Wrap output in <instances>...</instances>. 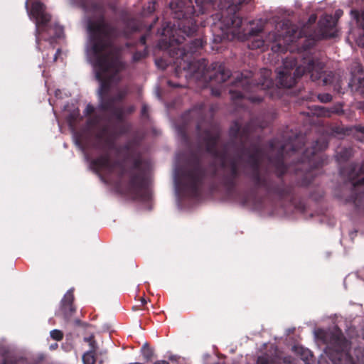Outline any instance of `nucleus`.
<instances>
[{
	"instance_id": "1",
	"label": "nucleus",
	"mask_w": 364,
	"mask_h": 364,
	"mask_svg": "<svg viewBox=\"0 0 364 364\" xmlns=\"http://www.w3.org/2000/svg\"><path fill=\"white\" fill-rule=\"evenodd\" d=\"M223 0H218L219 6L215 5L214 8L204 12V14L218 7L222 10L220 26H214L213 28V39L211 48L213 50L220 52L223 41L228 38L229 33L233 37L242 41H248L250 49L255 50L262 48L265 42L272 43L271 49L274 53H285L288 50L292 52L294 46L298 47V51L302 53L306 51L314 45L313 39L304 38L301 43V32L293 27H287L282 32L272 31L269 33L266 40H263L261 33L263 31L262 24L253 26L254 22L250 23L248 29L242 28V19L237 14L240 6L248 4L252 0H226V10L223 11ZM170 9L173 11V18L176 22H166L163 26L161 36L165 37L162 42L166 43L167 48L179 46L184 43L186 38L192 36L198 30L197 22L195 16L200 14L198 12L197 5H193V0H173L170 3ZM203 14V13L202 14ZM204 41L202 38L191 40L190 43L183 47L174 48L173 56L176 57V72L181 70L189 73L201 77L205 81L221 84L229 79L232 74L224 63L213 62L207 68L205 60H196L193 55L203 49Z\"/></svg>"
},
{
	"instance_id": "2",
	"label": "nucleus",
	"mask_w": 364,
	"mask_h": 364,
	"mask_svg": "<svg viewBox=\"0 0 364 364\" xmlns=\"http://www.w3.org/2000/svg\"><path fill=\"white\" fill-rule=\"evenodd\" d=\"M201 124L197 122L196 130L199 139L203 141L207 153L220 159V171L215 169L213 177H217L220 184L228 193H232L237 184L242 171L243 161L250 168V172L245 176L250 179L256 190L263 189L268 195L275 196L279 199L293 198L294 196V185L286 183L284 180V175L288 171V167L284 163L287 150L291 151V156L297 155V149L291 143L278 145L276 139L269 141L271 150L278 148L277 154L269 158V162L274 168L276 178H272L267 174H262L260 166L263 152L262 148L253 144L250 148L245 146L252 132L257 126L253 119H250L243 127L238 121H235L230 126L229 135L230 141L235 143L239 140L241 144L240 152L234 156L228 155L227 151L218 150V143L220 140L221 132L220 127L215 124H210L204 130L201 129Z\"/></svg>"
},
{
	"instance_id": "3",
	"label": "nucleus",
	"mask_w": 364,
	"mask_h": 364,
	"mask_svg": "<svg viewBox=\"0 0 364 364\" xmlns=\"http://www.w3.org/2000/svg\"><path fill=\"white\" fill-rule=\"evenodd\" d=\"M126 132L124 126H122L119 131L112 129L109 124L102 126L95 135L93 141V147L102 154L92 160L91 166L97 173L105 171L109 174H116L118 187L122 186L123 177L127 173L129 179L124 186L125 193L134 200L147 202L151 199V193L145 173L141 171L142 160L140 158L135 159L132 169L127 171L122 161L111 159L109 151L114 149L115 139Z\"/></svg>"
},
{
	"instance_id": "4",
	"label": "nucleus",
	"mask_w": 364,
	"mask_h": 364,
	"mask_svg": "<svg viewBox=\"0 0 364 364\" xmlns=\"http://www.w3.org/2000/svg\"><path fill=\"white\" fill-rule=\"evenodd\" d=\"M301 65H297V60L293 56H287L284 60L282 66L277 68V82L284 88L292 87L299 78L304 74H309L312 81L318 85H332L333 90L339 94H343L341 87V80L336 77L333 72L325 73V65L318 59H304Z\"/></svg>"
},
{
	"instance_id": "5",
	"label": "nucleus",
	"mask_w": 364,
	"mask_h": 364,
	"mask_svg": "<svg viewBox=\"0 0 364 364\" xmlns=\"http://www.w3.org/2000/svg\"><path fill=\"white\" fill-rule=\"evenodd\" d=\"M270 70H260V80L257 82L255 75L250 70L235 73L230 82L229 93L231 100L237 107H244V101L252 105L262 102L267 95L272 96L274 83L270 77Z\"/></svg>"
},
{
	"instance_id": "6",
	"label": "nucleus",
	"mask_w": 364,
	"mask_h": 364,
	"mask_svg": "<svg viewBox=\"0 0 364 364\" xmlns=\"http://www.w3.org/2000/svg\"><path fill=\"white\" fill-rule=\"evenodd\" d=\"M89 10L98 17L97 19H88L87 22V49L98 51L100 48H113L116 28L106 21L105 3L102 1H92Z\"/></svg>"
},
{
	"instance_id": "7",
	"label": "nucleus",
	"mask_w": 364,
	"mask_h": 364,
	"mask_svg": "<svg viewBox=\"0 0 364 364\" xmlns=\"http://www.w3.org/2000/svg\"><path fill=\"white\" fill-rule=\"evenodd\" d=\"M87 50L95 68V78L100 84L97 93L101 103L109 97L113 77L110 73L119 72V61L113 57V48H100L98 51Z\"/></svg>"
},
{
	"instance_id": "8",
	"label": "nucleus",
	"mask_w": 364,
	"mask_h": 364,
	"mask_svg": "<svg viewBox=\"0 0 364 364\" xmlns=\"http://www.w3.org/2000/svg\"><path fill=\"white\" fill-rule=\"evenodd\" d=\"M327 147L328 141L319 139L312 147L306 149L294 167L295 186L307 187L312 183L316 176V170L324 164V159L320 152Z\"/></svg>"
},
{
	"instance_id": "9",
	"label": "nucleus",
	"mask_w": 364,
	"mask_h": 364,
	"mask_svg": "<svg viewBox=\"0 0 364 364\" xmlns=\"http://www.w3.org/2000/svg\"><path fill=\"white\" fill-rule=\"evenodd\" d=\"M322 338L333 364H364V347L355 349V358L350 353V343L341 333H324Z\"/></svg>"
},
{
	"instance_id": "10",
	"label": "nucleus",
	"mask_w": 364,
	"mask_h": 364,
	"mask_svg": "<svg viewBox=\"0 0 364 364\" xmlns=\"http://www.w3.org/2000/svg\"><path fill=\"white\" fill-rule=\"evenodd\" d=\"M205 177L206 168L200 159L193 156L188 161V167L182 171L180 176H176L175 182L186 196L196 198L200 196Z\"/></svg>"
},
{
	"instance_id": "11",
	"label": "nucleus",
	"mask_w": 364,
	"mask_h": 364,
	"mask_svg": "<svg viewBox=\"0 0 364 364\" xmlns=\"http://www.w3.org/2000/svg\"><path fill=\"white\" fill-rule=\"evenodd\" d=\"M340 173L349 180H355L360 175L364 174V160L359 168L356 164H350L346 166L341 167ZM361 194H364V176L352 183L350 195L344 199L346 203H353L358 213H364V210L360 209L356 204L357 198Z\"/></svg>"
},
{
	"instance_id": "12",
	"label": "nucleus",
	"mask_w": 364,
	"mask_h": 364,
	"mask_svg": "<svg viewBox=\"0 0 364 364\" xmlns=\"http://www.w3.org/2000/svg\"><path fill=\"white\" fill-rule=\"evenodd\" d=\"M25 8L30 18L33 20L35 22L36 41L37 47L38 48L39 42L41 41L40 36L44 32L50 33V31L53 29L52 26L50 25L51 16L46 12V5L38 1L32 2L30 9L28 0H26Z\"/></svg>"
},
{
	"instance_id": "13",
	"label": "nucleus",
	"mask_w": 364,
	"mask_h": 364,
	"mask_svg": "<svg viewBox=\"0 0 364 364\" xmlns=\"http://www.w3.org/2000/svg\"><path fill=\"white\" fill-rule=\"evenodd\" d=\"M74 289H70L64 295L60 301V311L66 320L70 319L76 311L73 304L74 302Z\"/></svg>"
},
{
	"instance_id": "14",
	"label": "nucleus",
	"mask_w": 364,
	"mask_h": 364,
	"mask_svg": "<svg viewBox=\"0 0 364 364\" xmlns=\"http://www.w3.org/2000/svg\"><path fill=\"white\" fill-rule=\"evenodd\" d=\"M343 104L336 102L331 107H325L323 106H314V114L320 117H331L333 115L341 116L344 114Z\"/></svg>"
},
{
	"instance_id": "15",
	"label": "nucleus",
	"mask_w": 364,
	"mask_h": 364,
	"mask_svg": "<svg viewBox=\"0 0 364 364\" xmlns=\"http://www.w3.org/2000/svg\"><path fill=\"white\" fill-rule=\"evenodd\" d=\"M348 87L352 92L364 97V73L360 65H358V73H352L351 79L348 82Z\"/></svg>"
},
{
	"instance_id": "16",
	"label": "nucleus",
	"mask_w": 364,
	"mask_h": 364,
	"mask_svg": "<svg viewBox=\"0 0 364 364\" xmlns=\"http://www.w3.org/2000/svg\"><path fill=\"white\" fill-rule=\"evenodd\" d=\"M128 94V90L123 88L117 90V93L113 96L107 97L106 100L102 101L99 104V109L100 110H106L110 109L112 106H116L117 102L123 101Z\"/></svg>"
},
{
	"instance_id": "17",
	"label": "nucleus",
	"mask_w": 364,
	"mask_h": 364,
	"mask_svg": "<svg viewBox=\"0 0 364 364\" xmlns=\"http://www.w3.org/2000/svg\"><path fill=\"white\" fill-rule=\"evenodd\" d=\"M321 34L325 38H331L336 36V22L332 16L326 17L319 22Z\"/></svg>"
},
{
	"instance_id": "18",
	"label": "nucleus",
	"mask_w": 364,
	"mask_h": 364,
	"mask_svg": "<svg viewBox=\"0 0 364 364\" xmlns=\"http://www.w3.org/2000/svg\"><path fill=\"white\" fill-rule=\"evenodd\" d=\"M336 132L343 135H353L358 139H360V134L364 136V127L361 125L338 127L336 128Z\"/></svg>"
},
{
	"instance_id": "19",
	"label": "nucleus",
	"mask_w": 364,
	"mask_h": 364,
	"mask_svg": "<svg viewBox=\"0 0 364 364\" xmlns=\"http://www.w3.org/2000/svg\"><path fill=\"white\" fill-rule=\"evenodd\" d=\"M195 4H196L198 8V12L199 14H203L206 11L214 8L215 5L219 6L218 0H195Z\"/></svg>"
},
{
	"instance_id": "20",
	"label": "nucleus",
	"mask_w": 364,
	"mask_h": 364,
	"mask_svg": "<svg viewBox=\"0 0 364 364\" xmlns=\"http://www.w3.org/2000/svg\"><path fill=\"white\" fill-rule=\"evenodd\" d=\"M120 18L122 21L127 26L131 27L134 31L137 29V24L136 20L131 16L130 14L127 11H122L120 13Z\"/></svg>"
},
{
	"instance_id": "21",
	"label": "nucleus",
	"mask_w": 364,
	"mask_h": 364,
	"mask_svg": "<svg viewBox=\"0 0 364 364\" xmlns=\"http://www.w3.org/2000/svg\"><path fill=\"white\" fill-rule=\"evenodd\" d=\"M102 112H109L118 122H122L124 119V110L123 107L112 106L110 109L102 110Z\"/></svg>"
},
{
	"instance_id": "22",
	"label": "nucleus",
	"mask_w": 364,
	"mask_h": 364,
	"mask_svg": "<svg viewBox=\"0 0 364 364\" xmlns=\"http://www.w3.org/2000/svg\"><path fill=\"white\" fill-rule=\"evenodd\" d=\"M143 359L146 362H151L154 358V350L150 347L148 343H145L140 350Z\"/></svg>"
},
{
	"instance_id": "23",
	"label": "nucleus",
	"mask_w": 364,
	"mask_h": 364,
	"mask_svg": "<svg viewBox=\"0 0 364 364\" xmlns=\"http://www.w3.org/2000/svg\"><path fill=\"white\" fill-rule=\"evenodd\" d=\"M353 156V149L350 147H343L337 151L336 157L338 162L347 161Z\"/></svg>"
},
{
	"instance_id": "24",
	"label": "nucleus",
	"mask_w": 364,
	"mask_h": 364,
	"mask_svg": "<svg viewBox=\"0 0 364 364\" xmlns=\"http://www.w3.org/2000/svg\"><path fill=\"white\" fill-rule=\"evenodd\" d=\"M295 351L297 354L300 355L301 358L306 364L310 363L313 358V354L309 349H305L303 347H295Z\"/></svg>"
},
{
	"instance_id": "25",
	"label": "nucleus",
	"mask_w": 364,
	"mask_h": 364,
	"mask_svg": "<svg viewBox=\"0 0 364 364\" xmlns=\"http://www.w3.org/2000/svg\"><path fill=\"white\" fill-rule=\"evenodd\" d=\"M204 114V105L199 104L194 106L191 109L188 111V115L191 117H196L197 118L201 119Z\"/></svg>"
},
{
	"instance_id": "26",
	"label": "nucleus",
	"mask_w": 364,
	"mask_h": 364,
	"mask_svg": "<svg viewBox=\"0 0 364 364\" xmlns=\"http://www.w3.org/2000/svg\"><path fill=\"white\" fill-rule=\"evenodd\" d=\"M178 134L179 136L181 137V139L182 142L186 145L188 146L191 143L189 136L187 133L186 127L185 126H179L177 129Z\"/></svg>"
},
{
	"instance_id": "27",
	"label": "nucleus",
	"mask_w": 364,
	"mask_h": 364,
	"mask_svg": "<svg viewBox=\"0 0 364 364\" xmlns=\"http://www.w3.org/2000/svg\"><path fill=\"white\" fill-rule=\"evenodd\" d=\"M84 364H95L96 362V353L87 351L82 355Z\"/></svg>"
},
{
	"instance_id": "28",
	"label": "nucleus",
	"mask_w": 364,
	"mask_h": 364,
	"mask_svg": "<svg viewBox=\"0 0 364 364\" xmlns=\"http://www.w3.org/2000/svg\"><path fill=\"white\" fill-rule=\"evenodd\" d=\"M156 1H151L148 3V5L143 9V15L151 14L156 9Z\"/></svg>"
},
{
	"instance_id": "29",
	"label": "nucleus",
	"mask_w": 364,
	"mask_h": 364,
	"mask_svg": "<svg viewBox=\"0 0 364 364\" xmlns=\"http://www.w3.org/2000/svg\"><path fill=\"white\" fill-rule=\"evenodd\" d=\"M147 55V50L145 48L142 51H136L134 53L132 59L134 62H138Z\"/></svg>"
},
{
	"instance_id": "30",
	"label": "nucleus",
	"mask_w": 364,
	"mask_h": 364,
	"mask_svg": "<svg viewBox=\"0 0 364 364\" xmlns=\"http://www.w3.org/2000/svg\"><path fill=\"white\" fill-rule=\"evenodd\" d=\"M318 100L322 103H328L332 101L333 97L329 93H321L317 95Z\"/></svg>"
},
{
	"instance_id": "31",
	"label": "nucleus",
	"mask_w": 364,
	"mask_h": 364,
	"mask_svg": "<svg viewBox=\"0 0 364 364\" xmlns=\"http://www.w3.org/2000/svg\"><path fill=\"white\" fill-rule=\"evenodd\" d=\"M50 337L58 341L63 338V333L61 331L55 329L50 331Z\"/></svg>"
},
{
	"instance_id": "32",
	"label": "nucleus",
	"mask_w": 364,
	"mask_h": 364,
	"mask_svg": "<svg viewBox=\"0 0 364 364\" xmlns=\"http://www.w3.org/2000/svg\"><path fill=\"white\" fill-rule=\"evenodd\" d=\"M53 29L55 31V33L53 36L50 33V36L53 38H60L63 33V27L55 25Z\"/></svg>"
},
{
	"instance_id": "33",
	"label": "nucleus",
	"mask_w": 364,
	"mask_h": 364,
	"mask_svg": "<svg viewBox=\"0 0 364 364\" xmlns=\"http://www.w3.org/2000/svg\"><path fill=\"white\" fill-rule=\"evenodd\" d=\"M356 204L360 209L364 210V194H361L358 196L356 200Z\"/></svg>"
},
{
	"instance_id": "34",
	"label": "nucleus",
	"mask_w": 364,
	"mask_h": 364,
	"mask_svg": "<svg viewBox=\"0 0 364 364\" xmlns=\"http://www.w3.org/2000/svg\"><path fill=\"white\" fill-rule=\"evenodd\" d=\"M95 112V107L90 105V104H88L86 107H85V114L86 116H90L92 114H93Z\"/></svg>"
},
{
	"instance_id": "35",
	"label": "nucleus",
	"mask_w": 364,
	"mask_h": 364,
	"mask_svg": "<svg viewBox=\"0 0 364 364\" xmlns=\"http://www.w3.org/2000/svg\"><path fill=\"white\" fill-rule=\"evenodd\" d=\"M141 115L144 118H147L149 117V107L145 104H144L141 107Z\"/></svg>"
},
{
	"instance_id": "36",
	"label": "nucleus",
	"mask_w": 364,
	"mask_h": 364,
	"mask_svg": "<svg viewBox=\"0 0 364 364\" xmlns=\"http://www.w3.org/2000/svg\"><path fill=\"white\" fill-rule=\"evenodd\" d=\"M89 346H90V350L88 351L90 352H93V353H96L97 352V343L95 341V340H92V341L91 343H89Z\"/></svg>"
},
{
	"instance_id": "37",
	"label": "nucleus",
	"mask_w": 364,
	"mask_h": 364,
	"mask_svg": "<svg viewBox=\"0 0 364 364\" xmlns=\"http://www.w3.org/2000/svg\"><path fill=\"white\" fill-rule=\"evenodd\" d=\"M124 114H131L134 113L136 110V107L134 105H129L126 108H124Z\"/></svg>"
},
{
	"instance_id": "38",
	"label": "nucleus",
	"mask_w": 364,
	"mask_h": 364,
	"mask_svg": "<svg viewBox=\"0 0 364 364\" xmlns=\"http://www.w3.org/2000/svg\"><path fill=\"white\" fill-rule=\"evenodd\" d=\"M211 94L215 97H219L221 92L218 88H211Z\"/></svg>"
},
{
	"instance_id": "39",
	"label": "nucleus",
	"mask_w": 364,
	"mask_h": 364,
	"mask_svg": "<svg viewBox=\"0 0 364 364\" xmlns=\"http://www.w3.org/2000/svg\"><path fill=\"white\" fill-rule=\"evenodd\" d=\"M139 43L141 46H145V45H146V35H142V36L140 37V38H139Z\"/></svg>"
},
{
	"instance_id": "40",
	"label": "nucleus",
	"mask_w": 364,
	"mask_h": 364,
	"mask_svg": "<svg viewBox=\"0 0 364 364\" xmlns=\"http://www.w3.org/2000/svg\"><path fill=\"white\" fill-rule=\"evenodd\" d=\"M95 339V337L93 335L90 336L89 337L84 338V341L87 343L88 344L92 341V340Z\"/></svg>"
},
{
	"instance_id": "41",
	"label": "nucleus",
	"mask_w": 364,
	"mask_h": 364,
	"mask_svg": "<svg viewBox=\"0 0 364 364\" xmlns=\"http://www.w3.org/2000/svg\"><path fill=\"white\" fill-rule=\"evenodd\" d=\"M80 7L82 8L85 11L87 10V4L85 1H82L80 3Z\"/></svg>"
},
{
	"instance_id": "42",
	"label": "nucleus",
	"mask_w": 364,
	"mask_h": 364,
	"mask_svg": "<svg viewBox=\"0 0 364 364\" xmlns=\"http://www.w3.org/2000/svg\"><path fill=\"white\" fill-rule=\"evenodd\" d=\"M152 364H169V363L166 360H157Z\"/></svg>"
},
{
	"instance_id": "43",
	"label": "nucleus",
	"mask_w": 364,
	"mask_h": 364,
	"mask_svg": "<svg viewBox=\"0 0 364 364\" xmlns=\"http://www.w3.org/2000/svg\"><path fill=\"white\" fill-rule=\"evenodd\" d=\"M98 122V120L97 118L92 119L89 120V124H96Z\"/></svg>"
},
{
	"instance_id": "44",
	"label": "nucleus",
	"mask_w": 364,
	"mask_h": 364,
	"mask_svg": "<svg viewBox=\"0 0 364 364\" xmlns=\"http://www.w3.org/2000/svg\"><path fill=\"white\" fill-rule=\"evenodd\" d=\"M141 305H144L146 304V301L144 298H141Z\"/></svg>"
},
{
	"instance_id": "45",
	"label": "nucleus",
	"mask_w": 364,
	"mask_h": 364,
	"mask_svg": "<svg viewBox=\"0 0 364 364\" xmlns=\"http://www.w3.org/2000/svg\"><path fill=\"white\" fill-rule=\"evenodd\" d=\"M58 347V344L55 343L54 345L50 346V349H55Z\"/></svg>"
},
{
	"instance_id": "46",
	"label": "nucleus",
	"mask_w": 364,
	"mask_h": 364,
	"mask_svg": "<svg viewBox=\"0 0 364 364\" xmlns=\"http://www.w3.org/2000/svg\"><path fill=\"white\" fill-rule=\"evenodd\" d=\"M175 357L176 356H174V355H171V356L169 357V360H175Z\"/></svg>"
},
{
	"instance_id": "47",
	"label": "nucleus",
	"mask_w": 364,
	"mask_h": 364,
	"mask_svg": "<svg viewBox=\"0 0 364 364\" xmlns=\"http://www.w3.org/2000/svg\"><path fill=\"white\" fill-rule=\"evenodd\" d=\"M57 54H58V53L55 55L54 60H57V58H58V57H57Z\"/></svg>"
},
{
	"instance_id": "48",
	"label": "nucleus",
	"mask_w": 364,
	"mask_h": 364,
	"mask_svg": "<svg viewBox=\"0 0 364 364\" xmlns=\"http://www.w3.org/2000/svg\"><path fill=\"white\" fill-rule=\"evenodd\" d=\"M157 21H158V18H156L154 21V23H156Z\"/></svg>"
},
{
	"instance_id": "49",
	"label": "nucleus",
	"mask_w": 364,
	"mask_h": 364,
	"mask_svg": "<svg viewBox=\"0 0 364 364\" xmlns=\"http://www.w3.org/2000/svg\"><path fill=\"white\" fill-rule=\"evenodd\" d=\"M133 309L136 310V309H137V307L136 306H133Z\"/></svg>"
},
{
	"instance_id": "50",
	"label": "nucleus",
	"mask_w": 364,
	"mask_h": 364,
	"mask_svg": "<svg viewBox=\"0 0 364 364\" xmlns=\"http://www.w3.org/2000/svg\"><path fill=\"white\" fill-rule=\"evenodd\" d=\"M3 364H6V360H4V363H3Z\"/></svg>"
}]
</instances>
